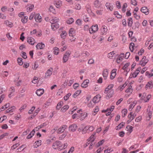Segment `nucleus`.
Masks as SVG:
<instances>
[{
    "instance_id": "nucleus-55",
    "label": "nucleus",
    "mask_w": 153,
    "mask_h": 153,
    "mask_svg": "<svg viewBox=\"0 0 153 153\" xmlns=\"http://www.w3.org/2000/svg\"><path fill=\"white\" fill-rule=\"evenodd\" d=\"M7 119V117L5 115H4L3 117L0 118V122L2 123L4 120Z\"/></svg>"
},
{
    "instance_id": "nucleus-22",
    "label": "nucleus",
    "mask_w": 153,
    "mask_h": 153,
    "mask_svg": "<svg viewBox=\"0 0 153 153\" xmlns=\"http://www.w3.org/2000/svg\"><path fill=\"white\" fill-rule=\"evenodd\" d=\"M141 11L146 15H148L149 13L148 10L146 7H142L141 9Z\"/></svg>"
},
{
    "instance_id": "nucleus-50",
    "label": "nucleus",
    "mask_w": 153,
    "mask_h": 153,
    "mask_svg": "<svg viewBox=\"0 0 153 153\" xmlns=\"http://www.w3.org/2000/svg\"><path fill=\"white\" fill-rule=\"evenodd\" d=\"M128 118L130 120V121H132L134 119V117H133L132 115V113L131 112H130L128 114Z\"/></svg>"
},
{
    "instance_id": "nucleus-59",
    "label": "nucleus",
    "mask_w": 153,
    "mask_h": 153,
    "mask_svg": "<svg viewBox=\"0 0 153 153\" xmlns=\"http://www.w3.org/2000/svg\"><path fill=\"white\" fill-rule=\"evenodd\" d=\"M75 8L76 10H79L81 8V6L79 4H77L75 6Z\"/></svg>"
},
{
    "instance_id": "nucleus-14",
    "label": "nucleus",
    "mask_w": 153,
    "mask_h": 153,
    "mask_svg": "<svg viewBox=\"0 0 153 153\" xmlns=\"http://www.w3.org/2000/svg\"><path fill=\"white\" fill-rule=\"evenodd\" d=\"M77 128L76 125L75 124H73L70 126L69 127V130L70 131L74 132L75 131Z\"/></svg>"
},
{
    "instance_id": "nucleus-15",
    "label": "nucleus",
    "mask_w": 153,
    "mask_h": 153,
    "mask_svg": "<svg viewBox=\"0 0 153 153\" xmlns=\"http://www.w3.org/2000/svg\"><path fill=\"white\" fill-rule=\"evenodd\" d=\"M114 87V85L113 84H111L108 86L105 89L104 93L105 94H107L109 91L110 90H113L112 88Z\"/></svg>"
},
{
    "instance_id": "nucleus-48",
    "label": "nucleus",
    "mask_w": 153,
    "mask_h": 153,
    "mask_svg": "<svg viewBox=\"0 0 153 153\" xmlns=\"http://www.w3.org/2000/svg\"><path fill=\"white\" fill-rule=\"evenodd\" d=\"M18 63L20 65H23V62L22 61V59L21 58H19L17 59Z\"/></svg>"
},
{
    "instance_id": "nucleus-62",
    "label": "nucleus",
    "mask_w": 153,
    "mask_h": 153,
    "mask_svg": "<svg viewBox=\"0 0 153 153\" xmlns=\"http://www.w3.org/2000/svg\"><path fill=\"white\" fill-rule=\"evenodd\" d=\"M116 4L117 7L118 9H120L121 8V5L120 3V1H117L116 2Z\"/></svg>"
},
{
    "instance_id": "nucleus-54",
    "label": "nucleus",
    "mask_w": 153,
    "mask_h": 153,
    "mask_svg": "<svg viewBox=\"0 0 153 153\" xmlns=\"http://www.w3.org/2000/svg\"><path fill=\"white\" fill-rule=\"evenodd\" d=\"M126 128L127 129V130L129 131L130 132L132 131L133 127L131 126L128 125L126 126Z\"/></svg>"
},
{
    "instance_id": "nucleus-33",
    "label": "nucleus",
    "mask_w": 153,
    "mask_h": 153,
    "mask_svg": "<svg viewBox=\"0 0 153 153\" xmlns=\"http://www.w3.org/2000/svg\"><path fill=\"white\" fill-rule=\"evenodd\" d=\"M105 5L107 9H109L111 11L113 10V7L111 4L107 3Z\"/></svg>"
},
{
    "instance_id": "nucleus-19",
    "label": "nucleus",
    "mask_w": 153,
    "mask_h": 153,
    "mask_svg": "<svg viewBox=\"0 0 153 153\" xmlns=\"http://www.w3.org/2000/svg\"><path fill=\"white\" fill-rule=\"evenodd\" d=\"M124 56V54L123 53H121L119 55L118 58L117 59V63H119L120 61H122L123 58Z\"/></svg>"
},
{
    "instance_id": "nucleus-4",
    "label": "nucleus",
    "mask_w": 153,
    "mask_h": 153,
    "mask_svg": "<svg viewBox=\"0 0 153 153\" xmlns=\"http://www.w3.org/2000/svg\"><path fill=\"white\" fill-rule=\"evenodd\" d=\"M53 68H51L48 70L45 73V75L44 76V78H47L50 77L52 73Z\"/></svg>"
},
{
    "instance_id": "nucleus-46",
    "label": "nucleus",
    "mask_w": 153,
    "mask_h": 153,
    "mask_svg": "<svg viewBox=\"0 0 153 153\" xmlns=\"http://www.w3.org/2000/svg\"><path fill=\"white\" fill-rule=\"evenodd\" d=\"M114 15L117 18L121 19L122 17V15H120L117 11L115 12L114 13Z\"/></svg>"
},
{
    "instance_id": "nucleus-63",
    "label": "nucleus",
    "mask_w": 153,
    "mask_h": 153,
    "mask_svg": "<svg viewBox=\"0 0 153 153\" xmlns=\"http://www.w3.org/2000/svg\"><path fill=\"white\" fill-rule=\"evenodd\" d=\"M141 119L142 117L140 116H139L136 118L135 121L136 122H138L141 120Z\"/></svg>"
},
{
    "instance_id": "nucleus-43",
    "label": "nucleus",
    "mask_w": 153,
    "mask_h": 153,
    "mask_svg": "<svg viewBox=\"0 0 153 153\" xmlns=\"http://www.w3.org/2000/svg\"><path fill=\"white\" fill-rule=\"evenodd\" d=\"M81 92V90H78L75 93L73 94V96L74 97H75L78 96L79 94H80Z\"/></svg>"
},
{
    "instance_id": "nucleus-36",
    "label": "nucleus",
    "mask_w": 153,
    "mask_h": 153,
    "mask_svg": "<svg viewBox=\"0 0 153 153\" xmlns=\"http://www.w3.org/2000/svg\"><path fill=\"white\" fill-rule=\"evenodd\" d=\"M133 24L132 19L131 17H130L128 19V25L129 27H131Z\"/></svg>"
},
{
    "instance_id": "nucleus-10",
    "label": "nucleus",
    "mask_w": 153,
    "mask_h": 153,
    "mask_svg": "<svg viewBox=\"0 0 153 153\" xmlns=\"http://www.w3.org/2000/svg\"><path fill=\"white\" fill-rule=\"evenodd\" d=\"M27 42L30 44L32 45H33L36 42L34 39L32 37H28Z\"/></svg>"
},
{
    "instance_id": "nucleus-52",
    "label": "nucleus",
    "mask_w": 153,
    "mask_h": 153,
    "mask_svg": "<svg viewBox=\"0 0 153 153\" xmlns=\"http://www.w3.org/2000/svg\"><path fill=\"white\" fill-rule=\"evenodd\" d=\"M151 95L150 94H149L147 95V96L146 97V99H147V100H146V99H145L144 100V102H148L150 99L151 98Z\"/></svg>"
},
{
    "instance_id": "nucleus-31",
    "label": "nucleus",
    "mask_w": 153,
    "mask_h": 153,
    "mask_svg": "<svg viewBox=\"0 0 153 153\" xmlns=\"http://www.w3.org/2000/svg\"><path fill=\"white\" fill-rule=\"evenodd\" d=\"M125 124V123L124 122H121L118 126H117L116 129L117 130H119L124 126Z\"/></svg>"
},
{
    "instance_id": "nucleus-3",
    "label": "nucleus",
    "mask_w": 153,
    "mask_h": 153,
    "mask_svg": "<svg viewBox=\"0 0 153 153\" xmlns=\"http://www.w3.org/2000/svg\"><path fill=\"white\" fill-rule=\"evenodd\" d=\"M98 28L97 25H93L91 26V27L89 29V33L90 34H92L96 32L98 30Z\"/></svg>"
},
{
    "instance_id": "nucleus-9",
    "label": "nucleus",
    "mask_w": 153,
    "mask_h": 153,
    "mask_svg": "<svg viewBox=\"0 0 153 153\" xmlns=\"http://www.w3.org/2000/svg\"><path fill=\"white\" fill-rule=\"evenodd\" d=\"M153 88V83L152 81L148 82L145 86V88L147 89H151Z\"/></svg>"
},
{
    "instance_id": "nucleus-53",
    "label": "nucleus",
    "mask_w": 153,
    "mask_h": 153,
    "mask_svg": "<svg viewBox=\"0 0 153 153\" xmlns=\"http://www.w3.org/2000/svg\"><path fill=\"white\" fill-rule=\"evenodd\" d=\"M95 142L94 141H91V143L90 144V146L89 147V149H92L93 148V146H94L95 144Z\"/></svg>"
},
{
    "instance_id": "nucleus-32",
    "label": "nucleus",
    "mask_w": 153,
    "mask_h": 153,
    "mask_svg": "<svg viewBox=\"0 0 153 153\" xmlns=\"http://www.w3.org/2000/svg\"><path fill=\"white\" fill-rule=\"evenodd\" d=\"M63 104V102L62 101H60L57 104L56 108L57 110H59L62 107Z\"/></svg>"
},
{
    "instance_id": "nucleus-42",
    "label": "nucleus",
    "mask_w": 153,
    "mask_h": 153,
    "mask_svg": "<svg viewBox=\"0 0 153 153\" xmlns=\"http://www.w3.org/2000/svg\"><path fill=\"white\" fill-rule=\"evenodd\" d=\"M67 133L66 132H64L62 134L60 135L59 137L60 140H62L64 138L65 136L67 135Z\"/></svg>"
},
{
    "instance_id": "nucleus-5",
    "label": "nucleus",
    "mask_w": 153,
    "mask_h": 153,
    "mask_svg": "<svg viewBox=\"0 0 153 153\" xmlns=\"http://www.w3.org/2000/svg\"><path fill=\"white\" fill-rule=\"evenodd\" d=\"M149 61L148 59H146V56H143L140 62V64L142 66H144Z\"/></svg>"
},
{
    "instance_id": "nucleus-16",
    "label": "nucleus",
    "mask_w": 153,
    "mask_h": 153,
    "mask_svg": "<svg viewBox=\"0 0 153 153\" xmlns=\"http://www.w3.org/2000/svg\"><path fill=\"white\" fill-rule=\"evenodd\" d=\"M101 97L100 95H98L94 97L93 99V102L95 103L98 102L100 100V99Z\"/></svg>"
},
{
    "instance_id": "nucleus-30",
    "label": "nucleus",
    "mask_w": 153,
    "mask_h": 153,
    "mask_svg": "<svg viewBox=\"0 0 153 153\" xmlns=\"http://www.w3.org/2000/svg\"><path fill=\"white\" fill-rule=\"evenodd\" d=\"M96 134V133L94 132L93 134H92L91 136L88 139V142H89L90 141H94L95 139V135Z\"/></svg>"
},
{
    "instance_id": "nucleus-56",
    "label": "nucleus",
    "mask_w": 153,
    "mask_h": 153,
    "mask_svg": "<svg viewBox=\"0 0 153 153\" xmlns=\"http://www.w3.org/2000/svg\"><path fill=\"white\" fill-rule=\"evenodd\" d=\"M25 146L24 145H22L21 146H20L18 149H17L18 150V152L21 151L24 149L25 148Z\"/></svg>"
},
{
    "instance_id": "nucleus-25",
    "label": "nucleus",
    "mask_w": 153,
    "mask_h": 153,
    "mask_svg": "<svg viewBox=\"0 0 153 153\" xmlns=\"http://www.w3.org/2000/svg\"><path fill=\"white\" fill-rule=\"evenodd\" d=\"M59 21V20L58 18L55 17H53L51 18V19L50 20V23H58Z\"/></svg>"
},
{
    "instance_id": "nucleus-58",
    "label": "nucleus",
    "mask_w": 153,
    "mask_h": 153,
    "mask_svg": "<svg viewBox=\"0 0 153 153\" xmlns=\"http://www.w3.org/2000/svg\"><path fill=\"white\" fill-rule=\"evenodd\" d=\"M126 85L127 84H126V83H125L124 84H123L122 86H120L119 87V89L120 90V91H122Z\"/></svg>"
},
{
    "instance_id": "nucleus-17",
    "label": "nucleus",
    "mask_w": 153,
    "mask_h": 153,
    "mask_svg": "<svg viewBox=\"0 0 153 153\" xmlns=\"http://www.w3.org/2000/svg\"><path fill=\"white\" fill-rule=\"evenodd\" d=\"M89 82V81L88 79H86L82 83L81 86L82 87L85 88L88 87V84Z\"/></svg>"
},
{
    "instance_id": "nucleus-29",
    "label": "nucleus",
    "mask_w": 153,
    "mask_h": 153,
    "mask_svg": "<svg viewBox=\"0 0 153 153\" xmlns=\"http://www.w3.org/2000/svg\"><path fill=\"white\" fill-rule=\"evenodd\" d=\"M85 128L86 129H87V131H88V133L89 132L88 131H92L94 129V128L93 126H86L85 127Z\"/></svg>"
},
{
    "instance_id": "nucleus-40",
    "label": "nucleus",
    "mask_w": 153,
    "mask_h": 153,
    "mask_svg": "<svg viewBox=\"0 0 153 153\" xmlns=\"http://www.w3.org/2000/svg\"><path fill=\"white\" fill-rule=\"evenodd\" d=\"M134 47V44L133 43H131L129 45V49L131 52H133Z\"/></svg>"
},
{
    "instance_id": "nucleus-64",
    "label": "nucleus",
    "mask_w": 153,
    "mask_h": 153,
    "mask_svg": "<svg viewBox=\"0 0 153 153\" xmlns=\"http://www.w3.org/2000/svg\"><path fill=\"white\" fill-rule=\"evenodd\" d=\"M144 50L143 49H141L140 51H138V54L139 56H141L142 55V54L144 53Z\"/></svg>"
},
{
    "instance_id": "nucleus-35",
    "label": "nucleus",
    "mask_w": 153,
    "mask_h": 153,
    "mask_svg": "<svg viewBox=\"0 0 153 153\" xmlns=\"http://www.w3.org/2000/svg\"><path fill=\"white\" fill-rule=\"evenodd\" d=\"M88 114L87 113L85 112L84 113H81L80 115L81 116V118H80V120H82L85 119L87 116Z\"/></svg>"
},
{
    "instance_id": "nucleus-27",
    "label": "nucleus",
    "mask_w": 153,
    "mask_h": 153,
    "mask_svg": "<svg viewBox=\"0 0 153 153\" xmlns=\"http://www.w3.org/2000/svg\"><path fill=\"white\" fill-rule=\"evenodd\" d=\"M34 7V5L33 4L27 5L26 7L27 10V12H30L32 11Z\"/></svg>"
},
{
    "instance_id": "nucleus-23",
    "label": "nucleus",
    "mask_w": 153,
    "mask_h": 153,
    "mask_svg": "<svg viewBox=\"0 0 153 153\" xmlns=\"http://www.w3.org/2000/svg\"><path fill=\"white\" fill-rule=\"evenodd\" d=\"M42 141L39 140L36 141L33 144V146L35 148H37L41 145Z\"/></svg>"
},
{
    "instance_id": "nucleus-1",
    "label": "nucleus",
    "mask_w": 153,
    "mask_h": 153,
    "mask_svg": "<svg viewBox=\"0 0 153 153\" xmlns=\"http://www.w3.org/2000/svg\"><path fill=\"white\" fill-rule=\"evenodd\" d=\"M53 148L55 149H57L59 151H61L62 150L61 143L58 141H56L53 143L52 145Z\"/></svg>"
},
{
    "instance_id": "nucleus-11",
    "label": "nucleus",
    "mask_w": 153,
    "mask_h": 153,
    "mask_svg": "<svg viewBox=\"0 0 153 153\" xmlns=\"http://www.w3.org/2000/svg\"><path fill=\"white\" fill-rule=\"evenodd\" d=\"M51 29L53 30H55L59 27V25L58 23H51Z\"/></svg>"
},
{
    "instance_id": "nucleus-8",
    "label": "nucleus",
    "mask_w": 153,
    "mask_h": 153,
    "mask_svg": "<svg viewBox=\"0 0 153 153\" xmlns=\"http://www.w3.org/2000/svg\"><path fill=\"white\" fill-rule=\"evenodd\" d=\"M117 71V70L116 69H113L112 70L110 75L111 79L112 80L115 77L116 75Z\"/></svg>"
},
{
    "instance_id": "nucleus-21",
    "label": "nucleus",
    "mask_w": 153,
    "mask_h": 153,
    "mask_svg": "<svg viewBox=\"0 0 153 153\" xmlns=\"http://www.w3.org/2000/svg\"><path fill=\"white\" fill-rule=\"evenodd\" d=\"M108 72L107 69H104L102 75L105 79H106L108 76Z\"/></svg>"
},
{
    "instance_id": "nucleus-13",
    "label": "nucleus",
    "mask_w": 153,
    "mask_h": 153,
    "mask_svg": "<svg viewBox=\"0 0 153 153\" xmlns=\"http://www.w3.org/2000/svg\"><path fill=\"white\" fill-rule=\"evenodd\" d=\"M45 47V45L42 42L38 43L36 46V48L37 49H42Z\"/></svg>"
},
{
    "instance_id": "nucleus-18",
    "label": "nucleus",
    "mask_w": 153,
    "mask_h": 153,
    "mask_svg": "<svg viewBox=\"0 0 153 153\" xmlns=\"http://www.w3.org/2000/svg\"><path fill=\"white\" fill-rule=\"evenodd\" d=\"M114 92L113 90H110V91H109L107 93L108 94L106 97V98L107 99H108L110 98L114 94Z\"/></svg>"
},
{
    "instance_id": "nucleus-24",
    "label": "nucleus",
    "mask_w": 153,
    "mask_h": 153,
    "mask_svg": "<svg viewBox=\"0 0 153 153\" xmlns=\"http://www.w3.org/2000/svg\"><path fill=\"white\" fill-rule=\"evenodd\" d=\"M16 109V107L15 106H12L8 108L6 111V113H12L15 111Z\"/></svg>"
},
{
    "instance_id": "nucleus-51",
    "label": "nucleus",
    "mask_w": 153,
    "mask_h": 153,
    "mask_svg": "<svg viewBox=\"0 0 153 153\" xmlns=\"http://www.w3.org/2000/svg\"><path fill=\"white\" fill-rule=\"evenodd\" d=\"M74 22V20L73 18H71L70 19H69L66 22L67 23L71 24L72 23Z\"/></svg>"
},
{
    "instance_id": "nucleus-28",
    "label": "nucleus",
    "mask_w": 153,
    "mask_h": 153,
    "mask_svg": "<svg viewBox=\"0 0 153 153\" xmlns=\"http://www.w3.org/2000/svg\"><path fill=\"white\" fill-rule=\"evenodd\" d=\"M75 31L74 28H71L69 30V35L70 36H73L75 35Z\"/></svg>"
},
{
    "instance_id": "nucleus-47",
    "label": "nucleus",
    "mask_w": 153,
    "mask_h": 153,
    "mask_svg": "<svg viewBox=\"0 0 153 153\" xmlns=\"http://www.w3.org/2000/svg\"><path fill=\"white\" fill-rule=\"evenodd\" d=\"M105 140H104L103 139L101 140L96 145V146L97 147H98L102 145L104 143Z\"/></svg>"
},
{
    "instance_id": "nucleus-57",
    "label": "nucleus",
    "mask_w": 153,
    "mask_h": 153,
    "mask_svg": "<svg viewBox=\"0 0 153 153\" xmlns=\"http://www.w3.org/2000/svg\"><path fill=\"white\" fill-rule=\"evenodd\" d=\"M83 54H85V55H83V56H88L90 55L89 53L87 51H84L81 53L82 55H83Z\"/></svg>"
},
{
    "instance_id": "nucleus-37",
    "label": "nucleus",
    "mask_w": 153,
    "mask_h": 153,
    "mask_svg": "<svg viewBox=\"0 0 153 153\" xmlns=\"http://www.w3.org/2000/svg\"><path fill=\"white\" fill-rule=\"evenodd\" d=\"M114 54L115 53L114 51H113L108 54L107 57L110 59H112Z\"/></svg>"
},
{
    "instance_id": "nucleus-7",
    "label": "nucleus",
    "mask_w": 153,
    "mask_h": 153,
    "mask_svg": "<svg viewBox=\"0 0 153 153\" xmlns=\"http://www.w3.org/2000/svg\"><path fill=\"white\" fill-rule=\"evenodd\" d=\"M107 31V27L105 26H103L100 29V33L102 35H105Z\"/></svg>"
},
{
    "instance_id": "nucleus-2",
    "label": "nucleus",
    "mask_w": 153,
    "mask_h": 153,
    "mask_svg": "<svg viewBox=\"0 0 153 153\" xmlns=\"http://www.w3.org/2000/svg\"><path fill=\"white\" fill-rule=\"evenodd\" d=\"M71 51H68L65 52L63 55V63L66 62L68 60L71 54Z\"/></svg>"
},
{
    "instance_id": "nucleus-61",
    "label": "nucleus",
    "mask_w": 153,
    "mask_h": 153,
    "mask_svg": "<svg viewBox=\"0 0 153 153\" xmlns=\"http://www.w3.org/2000/svg\"><path fill=\"white\" fill-rule=\"evenodd\" d=\"M147 114H148V117H149V119H148V120H149L152 117V111H148V113H147Z\"/></svg>"
},
{
    "instance_id": "nucleus-44",
    "label": "nucleus",
    "mask_w": 153,
    "mask_h": 153,
    "mask_svg": "<svg viewBox=\"0 0 153 153\" xmlns=\"http://www.w3.org/2000/svg\"><path fill=\"white\" fill-rule=\"evenodd\" d=\"M53 53L54 54L57 55L59 53V49L57 47H55L53 48Z\"/></svg>"
},
{
    "instance_id": "nucleus-49",
    "label": "nucleus",
    "mask_w": 153,
    "mask_h": 153,
    "mask_svg": "<svg viewBox=\"0 0 153 153\" xmlns=\"http://www.w3.org/2000/svg\"><path fill=\"white\" fill-rule=\"evenodd\" d=\"M67 35V33L65 31H64L62 32V33L61 34L60 36L62 38L64 39L65 38L66 35Z\"/></svg>"
},
{
    "instance_id": "nucleus-45",
    "label": "nucleus",
    "mask_w": 153,
    "mask_h": 153,
    "mask_svg": "<svg viewBox=\"0 0 153 153\" xmlns=\"http://www.w3.org/2000/svg\"><path fill=\"white\" fill-rule=\"evenodd\" d=\"M127 113V110L126 109H124L122 111V117H124L126 115Z\"/></svg>"
},
{
    "instance_id": "nucleus-12",
    "label": "nucleus",
    "mask_w": 153,
    "mask_h": 153,
    "mask_svg": "<svg viewBox=\"0 0 153 153\" xmlns=\"http://www.w3.org/2000/svg\"><path fill=\"white\" fill-rule=\"evenodd\" d=\"M35 19L36 22H41L42 20L41 16L39 14H36L35 16Z\"/></svg>"
},
{
    "instance_id": "nucleus-20",
    "label": "nucleus",
    "mask_w": 153,
    "mask_h": 153,
    "mask_svg": "<svg viewBox=\"0 0 153 153\" xmlns=\"http://www.w3.org/2000/svg\"><path fill=\"white\" fill-rule=\"evenodd\" d=\"M44 92V90L43 89L40 88L37 90L36 94L38 96H41Z\"/></svg>"
},
{
    "instance_id": "nucleus-38",
    "label": "nucleus",
    "mask_w": 153,
    "mask_h": 153,
    "mask_svg": "<svg viewBox=\"0 0 153 153\" xmlns=\"http://www.w3.org/2000/svg\"><path fill=\"white\" fill-rule=\"evenodd\" d=\"M5 23L6 25L8 27H11L13 26V23L11 22H9L8 21H5Z\"/></svg>"
},
{
    "instance_id": "nucleus-34",
    "label": "nucleus",
    "mask_w": 153,
    "mask_h": 153,
    "mask_svg": "<svg viewBox=\"0 0 153 153\" xmlns=\"http://www.w3.org/2000/svg\"><path fill=\"white\" fill-rule=\"evenodd\" d=\"M99 107L98 106H96L93 111L92 114L93 115H95L99 111Z\"/></svg>"
},
{
    "instance_id": "nucleus-6",
    "label": "nucleus",
    "mask_w": 153,
    "mask_h": 153,
    "mask_svg": "<svg viewBox=\"0 0 153 153\" xmlns=\"http://www.w3.org/2000/svg\"><path fill=\"white\" fill-rule=\"evenodd\" d=\"M67 128V126L66 125L62 126L61 127L57 129V133L58 134H59L63 132Z\"/></svg>"
},
{
    "instance_id": "nucleus-41",
    "label": "nucleus",
    "mask_w": 153,
    "mask_h": 153,
    "mask_svg": "<svg viewBox=\"0 0 153 153\" xmlns=\"http://www.w3.org/2000/svg\"><path fill=\"white\" fill-rule=\"evenodd\" d=\"M28 17L27 16H25L22 18L21 21L23 23H26L27 21Z\"/></svg>"
},
{
    "instance_id": "nucleus-39",
    "label": "nucleus",
    "mask_w": 153,
    "mask_h": 153,
    "mask_svg": "<svg viewBox=\"0 0 153 153\" xmlns=\"http://www.w3.org/2000/svg\"><path fill=\"white\" fill-rule=\"evenodd\" d=\"M69 108V106L68 105H65L61 109V111L62 112H65Z\"/></svg>"
},
{
    "instance_id": "nucleus-60",
    "label": "nucleus",
    "mask_w": 153,
    "mask_h": 153,
    "mask_svg": "<svg viewBox=\"0 0 153 153\" xmlns=\"http://www.w3.org/2000/svg\"><path fill=\"white\" fill-rule=\"evenodd\" d=\"M35 107H34V106L32 107L31 108V109L28 112V114H31L32 113L33 111L35 109Z\"/></svg>"
},
{
    "instance_id": "nucleus-26",
    "label": "nucleus",
    "mask_w": 153,
    "mask_h": 153,
    "mask_svg": "<svg viewBox=\"0 0 153 153\" xmlns=\"http://www.w3.org/2000/svg\"><path fill=\"white\" fill-rule=\"evenodd\" d=\"M54 4L56 7L59 8L62 5V1L60 0H56Z\"/></svg>"
}]
</instances>
